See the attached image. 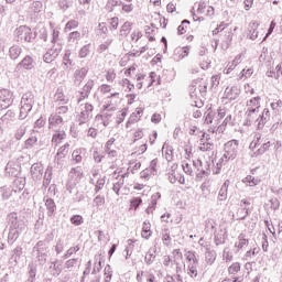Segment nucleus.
Segmentation results:
<instances>
[{
  "mask_svg": "<svg viewBox=\"0 0 282 282\" xmlns=\"http://www.w3.org/2000/svg\"><path fill=\"white\" fill-rule=\"evenodd\" d=\"M259 252H261V248L254 247L253 249H250L249 251H247L245 257L246 259H250V257H257Z\"/></svg>",
  "mask_w": 282,
  "mask_h": 282,
  "instance_id": "13d9d810",
  "label": "nucleus"
},
{
  "mask_svg": "<svg viewBox=\"0 0 282 282\" xmlns=\"http://www.w3.org/2000/svg\"><path fill=\"white\" fill-rule=\"evenodd\" d=\"M26 131L28 127H25L24 124L20 126L14 132L15 140H21L23 135H25Z\"/></svg>",
  "mask_w": 282,
  "mask_h": 282,
  "instance_id": "e433bc0d",
  "label": "nucleus"
},
{
  "mask_svg": "<svg viewBox=\"0 0 282 282\" xmlns=\"http://www.w3.org/2000/svg\"><path fill=\"white\" fill-rule=\"evenodd\" d=\"M33 254H35L40 265H45L47 263V254H50V245L43 240L37 241L33 247Z\"/></svg>",
  "mask_w": 282,
  "mask_h": 282,
  "instance_id": "f03ea898",
  "label": "nucleus"
},
{
  "mask_svg": "<svg viewBox=\"0 0 282 282\" xmlns=\"http://www.w3.org/2000/svg\"><path fill=\"white\" fill-rule=\"evenodd\" d=\"M275 69H276V72L268 70L267 72V76L269 78H276V79H279V72H281V64L276 65Z\"/></svg>",
  "mask_w": 282,
  "mask_h": 282,
  "instance_id": "6e6d98bb",
  "label": "nucleus"
},
{
  "mask_svg": "<svg viewBox=\"0 0 282 282\" xmlns=\"http://www.w3.org/2000/svg\"><path fill=\"white\" fill-rule=\"evenodd\" d=\"M155 252H158V249L154 247L149 249V251L145 253L144 262L147 265H153V263H155Z\"/></svg>",
  "mask_w": 282,
  "mask_h": 282,
  "instance_id": "393cba45",
  "label": "nucleus"
},
{
  "mask_svg": "<svg viewBox=\"0 0 282 282\" xmlns=\"http://www.w3.org/2000/svg\"><path fill=\"white\" fill-rule=\"evenodd\" d=\"M124 186V178H120L117 183L113 184L112 191L116 192V195H120V188Z\"/></svg>",
  "mask_w": 282,
  "mask_h": 282,
  "instance_id": "5fc2aeb1",
  "label": "nucleus"
},
{
  "mask_svg": "<svg viewBox=\"0 0 282 282\" xmlns=\"http://www.w3.org/2000/svg\"><path fill=\"white\" fill-rule=\"evenodd\" d=\"M61 46H53L44 54V63H52L58 58V54H61Z\"/></svg>",
  "mask_w": 282,
  "mask_h": 282,
  "instance_id": "ddd939ff",
  "label": "nucleus"
},
{
  "mask_svg": "<svg viewBox=\"0 0 282 282\" xmlns=\"http://www.w3.org/2000/svg\"><path fill=\"white\" fill-rule=\"evenodd\" d=\"M89 72V68L83 67L79 69H76L74 73V85L75 87H80L83 80H85V77L87 76Z\"/></svg>",
  "mask_w": 282,
  "mask_h": 282,
  "instance_id": "9b49d317",
  "label": "nucleus"
},
{
  "mask_svg": "<svg viewBox=\"0 0 282 282\" xmlns=\"http://www.w3.org/2000/svg\"><path fill=\"white\" fill-rule=\"evenodd\" d=\"M241 94L239 86H231L225 89L224 98L227 100H237Z\"/></svg>",
  "mask_w": 282,
  "mask_h": 282,
  "instance_id": "9d476101",
  "label": "nucleus"
},
{
  "mask_svg": "<svg viewBox=\"0 0 282 282\" xmlns=\"http://www.w3.org/2000/svg\"><path fill=\"white\" fill-rule=\"evenodd\" d=\"M187 273L192 279H197L198 273H197V267L195 265H187Z\"/></svg>",
  "mask_w": 282,
  "mask_h": 282,
  "instance_id": "bf43d9fd",
  "label": "nucleus"
},
{
  "mask_svg": "<svg viewBox=\"0 0 282 282\" xmlns=\"http://www.w3.org/2000/svg\"><path fill=\"white\" fill-rule=\"evenodd\" d=\"M7 228H13L17 230H25V219L18 215L17 213L12 212L7 216Z\"/></svg>",
  "mask_w": 282,
  "mask_h": 282,
  "instance_id": "39448f33",
  "label": "nucleus"
},
{
  "mask_svg": "<svg viewBox=\"0 0 282 282\" xmlns=\"http://www.w3.org/2000/svg\"><path fill=\"white\" fill-rule=\"evenodd\" d=\"M67 134H65V131H59L56 132L53 138H52V142L53 144H61V142H63V140H65Z\"/></svg>",
  "mask_w": 282,
  "mask_h": 282,
  "instance_id": "c9c22d12",
  "label": "nucleus"
},
{
  "mask_svg": "<svg viewBox=\"0 0 282 282\" xmlns=\"http://www.w3.org/2000/svg\"><path fill=\"white\" fill-rule=\"evenodd\" d=\"M223 259H224V261H226V263H230V261H232L234 256L230 252L229 248H225L224 249V251H223Z\"/></svg>",
  "mask_w": 282,
  "mask_h": 282,
  "instance_id": "8fccbe9b",
  "label": "nucleus"
},
{
  "mask_svg": "<svg viewBox=\"0 0 282 282\" xmlns=\"http://www.w3.org/2000/svg\"><path fill=\"white\" fill-rule=\"evenodd\" d=\"M117 6H122V1L119 0H108L107 8L110 12H113V8Z\"/></svg>",
  "mask_w": 282,
  "mask_h": 282,
  "instance_id": "4d7b16f0",
  "label": "nucleus"
},
{
  "mask_svg": "<svg viewBox=\"0 0 282 282\" xmlns=\"http://www.w3.org/2000/svg\"><path fill=\"white\" fill-rule=\"evenodd\" d=\"M67 111H69V107H67V106H59V107H57L56 108V115L57 116H65V113H67Z\"/></svg>",
  "mask_w": 282,
  "mask_h": 282,
  "instance_id": "69168bd1",
  "label": "nucleus"
},
{
  "mask_svg": "<svg viewBox=\"0 0 282 282\" xmlns=\"http://www.w3.org/2000/svg\"><path fill=\"white\" fill-rule=\"evenodd\" d=\"M227 231L226 229H220L218 231H216L214 234V241L216 243V246H224V243H226V239H227Z\"/></svg>",
  "mask_w": 282,
  "mask_h": 282,
  "instance_id": "a211bd4d",
  "label": "nucleus"
},
{
  "mask_svg": "<svg viewBox=\"0 0 282 282\" xmlns=\"http://www.w3.org/2000/svg\"><path fill=\"white\" fill-rule=\"evenodd\" d=\"M21 52H23V50L21 48V46L19 45H13L9 48V56L11 61H17V58H19L21 56Z\"/></svg>",
  "mask_w": 282,
  "mask_h": 282,
  "instance_id": "cd10ccee",
  "label": "nucleus"
},
{
  "mask_svg": "<svg viewBox=\"0 0 282 282\" xmlns=\"http://www.w3.org/2000/svg\"><path fill=\"white\" fill-rule=\"evenodd\" d=\"M210 175V163L206 162L204 167L196 174L197 180L208 177Z\"/></svg>",
  "mask_w": 282,
  "mask_h": 282,
  "instance_id": "2f4dec72",
  "label": "nucleus"
},
{
  "mask_svg": "<svg viewBox=\"0 0 282 282\" xmlns=\"http://www.w3.org/2000/svg\"><path fill=\"white\" fill-rule=\"evenodd\" d=\"M50 129H56V127H61L63 124V117L61 115L52 113L48 118Z\"/></svg>",
  "mask_w": 282,
  "mask_h": 282,
  "instance_id": "6ab92c4d",
  "label": "nucleus"
},
{
  "mask_svg": "<svg viewBox=\"0 0 282 282\" xmlns=\"http://www.w3.org/2000/svg\"><path fill=\"white\" fill-rule=\"evenodd\" d=\"M189 53H191L189 46L176 47L174 50V59L182 61V58H186V56H188Z\"/></svg>",
  "mask_w": 282,
  "mask_h": 282,
  "instance_id": "f3484780",
  "label": "nucleus"
},
{
  "mask_svg": "<svg viewBox=\"0 0 282 282\" xmlns=\"http://www.w3.org/2000/svg\"><path fill=\"white\" fill-rule=\"evenodd\" d=\"M104 204H105V196L97 195V196L94 198V205H95L97 208H100V206H104Z\"/></svg>",
  "mask_w": 282,
  "mask_h": 282,
  "instance_id": "680f3d73",
  "label": "nucleus"
},
{
  "mask_svg": "<svg viewBox=\"0 0 282 282\" xmlns=\"http://www.w3.org/2000/svg\"><path fill=\"white\" fill-rule=\"evenodd\" d=\"M67 153H69V143H66L58 149L55 155V160L57 162H61V160H63V158H65Z\"/></svg>",
  "mask_w": 282,
  "mask_h": 282,
  "instance_id": "bb28decb",
  "label": "nucleus"
},
{
  "mask_svg": "<svg viewBox=\"0 0 282 282\" xmlns=\"http://www.w3.org/2000/svg\"><path fill=\"white\" fill-rule=\"evenodd\" d=\"M241 272V263L239 262H234L229 268H228V273L229 274H237Z\"/></svg>",
  "mask_w": 282,
  "mask_h": 282,
  "instance_id": "79ce46f5",
  "label": "nucleus"
},
{
  "mask_svg": "<svg viewBox=\"0 0 282 282\" xmlns=\"http://www.w3.org/2000/svg\"><path fill=\"white\" fill-rule=\"evenodd\" d=\"M6 173L7 175L17 176V169L12 167L10 163L6 166Z\"/></svg>",
  "mask_w": 282,
  "mask_h": 282,
  "instance_id": "774afa93",
  "label": "nucleus"
},
{
  "mask_svg": "<svg viewBox=\"0 0 282 282\" xmlns=\"http://www.w3.org/2000/svg\"><path fill=\"white\" fill-rule=\"evenodd\" d=\"M174 261H182L184 259V254H182V251L180 249H174L173 252Z\"/></svg>",
  "mask_w": 282,
  "mask_h": 282,
  "instance_id": "0e129e2a",
  "label": "nucleus"
},
{
  "mask_svg": "<svg viewBox=\"0 0 282 282\" xmlns=\"http://www.w3.org/2000/svg\"><path fill=\"white\" fill-rule=\"evenodd\" d=\"M33 107L34 94L32 91H28L22 96L21 99L20 120H25L28 118V113L32 111Z\"/></svg>",
  "mask_w": 282,
  "mask_h": 282,
  "instance_id": "f257e3e1",
  "label": "nucleus"
},
{
  "mask_svg": "<svg viewBox=\"0 0 282 282\" xmlns=\"http://www.w3.org/2000/svg\"><path fill=\"white\" fill-rule=\"evenodd\" d=\"M8 232V243L9 246H12L13 243L17 242V239H19V237H21L23 230L21 229H14L12 227H7Z\"/></svg>",
  "mask_w": 282,
  "mask_h": 282,
  "instance_id": "4468645a",
  "label": "nucleus"
},
{
  "mask_svg": "<svg viewBox=\"0 0 282 282\" xmlns=\"http://www.w3.org/2000/svg\"><path fill=\"white\" fill-rule=\"evenodd\" d=\"M80 41V32L74 31L68 34V43H78Z\"/></svg>",
  "mask_w": 282,
  "mask_h": 282,
  "instance_id": "49530a36",
  "label": "nucleus"
},
{
  "mask_svg": "<svg viewBox=\"0 0 282 282\" xmlns=\"http://www.w3.org/2000/svg\"><path fill=\"white\" fill-rule=\"evenodd\" d=\"M216 259H217V253L214 250H207L205 252V261L206 263H208V265H213Z\"/></svg>",
  "mask_w": 282,
  "mask_h": 282,
  "instance_id": "473e14b6",
  "label": "nucleus"
},
{
  "mask_svg": "<svg viewBox=\"0 0 282 282\" xmlns=\"http://www.w3.org/2000/svg\"><path fill=\"white\" fill-rule=\"evenodd\" d=\"M259 29V23L258 22H250L249 23V39L251 41H257V39H259V31H257Z\"/></svg>",
  "mask_w": 282,
  "mask_h": 282,
  "instance_id": "aec40b11",
  "label": "nucleus"
},
{
  "mask_svg": "<svg viewBox=\"0 0 282 282\" xmlns=\"http://www.w3.org/2000/svg\"><path fill=\"white\" fill-rule=\"evenodd\" d=\"M36 279V264L30 263L29 264V279L25 282H34Z\"/></svg>",
  "mask_w": 282,
  "mask_h": 282,
  "instance_id": "f704fd0d",
  "label": "nucleus"
},
{
  "mask_svg": "<svg viewBox=\"0 0 282 282\" xmlns=\"http://www.w3.org/2000/svg\"><path fill=\"white\" fill-rule=\"evenodd\" d=\"M50 182H52V169L51 167H47L46 172H45V175H44V186H48Z\"/></svg>",
  "mask_w": 282,
  "mask_h": 282,
  "instance_id": "052dcab7",
  "label": "nucleus"
},
{
  "mask_svg": "<svg viewBox=\"0 0 282 282\" xmlns=\"http://www.w3.org/2000/svg\"><path fill=\"white\" fill-rule=\"evenodd\" d=\"M69 177L73 182H76L78 184V182L83 180V171L80 170V167L72 169L69 172Z\"/></svg>",
  "mask_w": 282,
  "mask_h": 282,
  "instance_id": "a878e982",
  "label": "nucleus"
},
{
  "mask_svg": "<svg viewBox=\"0 0 282 282\" xmlns=\"http://www.w3.org/2000/svg\"><path fill=\"white\" fill-rule=\"evenodd\" d=\"M31 175H32L33 180H35V181L43 180V164L34 163L31 166Z\"/></svg>",
  "mask_w": 282,
  "mask_h": 282,
  "instance_id": "2eb2a0df",
  "label": "nucleus"
},
{
  "mask_svg": "<svg viewBox=\"0 0 282 282\" xmlns=\"http://www.w3.org/2000/svg\"><path fill=\"white\" fill-rule=\"evenodd\" d=\"M131 32V22H124L120 29V36H129Z\"/></svg>",
  "mask_w": 282,
  "mask_h": 282,
  "instance_id": "58836bf2",
  "label": "nucleus"
},
{
  "mask_svg": "<svg viewBox=\"0 0 282 282\" xmlns=\"http://www.w3.org/2000/svg\"><path fill=\"white\" fill-rule=\"evenodd\" d=\"M32 12L39 13L41 10H43V2L41 1H34L30 7Z\"/></svg>",
  "mask_w": 282,
  "mask_h": 282,
  "instance_id": "3c124183",
  "label": "nucleus"
},
{
  "mask_svg": "<svg viewBox=\"0 0 282 282\" xmlns=\"http://www.w3.org/2000/svg\"><path fill=\"white\" fill-rule=\"evenodd\" d=\"M75 28H78V21L69 20L65 25V32H72Z\"/></svg>",
  "mask_w": 282,
  "mask_h": 282,
  "instance_id": "864d4df0",
  "label": "nucleus"
},
{
  "mask_svg": "<svg viewBox=\"0 0 282 282\" xmlns=\"http://www.w3.org/2000/svg\"><path fill=\"white\" fill-rule=\"evenodd\" d=\"M270 120V110L268 108H264L262 113L258 112V119L256 121L258 129H263L265 124H268V121Z\"/></svg>",
  "mask_w": 282,
  "mask_h": 282,
  "instance_id": "f8f14e48",
  "label": "nucleus"
},
{
  "mask_svg": "<svg viewBox=\"0 0 282 282\" xmlns=\"http://www.w3.org/2000/svg\"><path fill=\"white\" fill-rule=\"evenodd\" d=\"M162 241H163L164 246L171 245L172 238H171V232H169V228L163 229Z\"/></svg>",
  "mask_w": 282,
  "mask_h": 282,
  "instance_id": "4c0bfd02",
  "label": "nucleus"
},
{
  "mask_svg": "<svg viewBox=\"0 0 282 282\" xmlns=\"http://www.w3.org/2000/svg\"><path fill=\"white\" fill-rule=\"evenodd\" d=\"M50 271L52 276H59L61 272H63V265L61 264V262H58V260H55L51 262Z\"/></svg>",
  "mask_w": 282,
  "mask_h": 282,
  "instance_id": "5701e85b",
  "label": "nucleus"
},
{
  "mask_svg": "<svg viewBox=\"0 0 282 282\" xmlns=\"http://www.w3.org/2000/svg\"><path fill=\"white\" fill-rule=\"evenodd\" d=\"M55 99L57 102H61L62 105L67 104V99H65V95L63 94V89L58 88L55 94Z\"/></svg>",
  "mask_w": 282,
  "mask_h": 282,
  "instance_id": "de8ad7c7",
  "label": "nucleus"
},
{
  "mask_svg": "<svg viewBox=\"0 0 282 282\" xmlns=\"http://www.w3.org/2000/svg\"><path fill=\"white\" fill-rule=\"evenodd\" d=\"M245 246H248V239H246V236L241 234L238 236V241L235 242V248H238V250H241L245 248Z\"/></svg>",
  "mask_w": 282,
  "mask_h": 282,
  "instance_id": "72a5a7b5",
  "label": "nucleus"
},
{
  "mask_svg": "<svg viewBox=\"0 0 282 282\" xmlns=\"http://www.w3.org/2000/svg\"><path fill=\"white\" fill-rule=\"evenodd\" d=\"M239 153V141L238 140H231L228 141L225 144V153L223 155L221 162H224V160L226 162H228L229 160H235L237 158Z\"/></svg>",
  "mask_w": 282,
  "mask_h": 282,
  "instance_id": "20e7f679",
  "label": "nucleus"
},
{
  "mask_svg": "<svg viewBox=\"0 0 282 282\" xmlns=\"http://www.w3.org/2000/svg\"><path fill=\"white\" fill-rule=\"evenodd\" d=\"M85 220L83 219V216L80 215H74L70 218V224H73V226H82V224H84Z\"/></svg>",
  "mask_w": 282,
  "mask_h": 282,
  "instance_id": "603ef678",
  "label": "nucleus"
},
{
  "mask_svg": "<svg viewBox=\"0 0 282 282\" xmlns=\"http://www.w3.org/2000/svg\"><path fill=\"white\" fill-rule=\"evenodd\" d=\"M14 36L18 43H32L36 39V33H32V29L28 25H21L15 29Z\"/></svg>",
  "mask_w": 282,
  "mask_h": 282,
  "instance_id": "7ed1b4c3",
  "label": "nucleus"
},
{
  "mask_svg": "<svg viewBox=\"0 0 282 282\" xmlns=\"http://www.w3.org/2000/svg\"><path fill=\"white\" fill-rule=\"evenodd\" d=\"M12 102H14V99H12V91L8 89H0V111L8 109Z\"/></svg>",
  "mask_w": 282,
  "mask_h": 282,
  "instance_id": "0eeeda50",
  "label": "nucleus"
},
{
  "mask_svg": "<svg viewBox=\"0 0 282 282\" xmlns=\"http://www.w3.org/2000/svg\"><path fill=\"white\" fill-rule=\"evenodd\" d=\"M93 111L94 106L91 104H85V106H82V111L78 117L79 124H86V122H89V120L94 118Z\"/></svg>",
  "mask_w": 282,
  "mask_h": 282,
  "instance_id": "423d86ee",
  "label": "nucleus"
},
{
  "mask_svg": "<svg viewBox=\"0 0 282 282\" xmlns=\"http://www.w3.org/2000/svg\"><path fill=\"white\" fill-rule=\"evenodd\" d=\"M34 65H36V63L34 62V58H32V56L26 55L19 64H18V69H20L21 67L23 69H34Z\"/></svg>",
  "mask_w": 282,
  "mask_h": 282,
  "instance_id": "dca6fc26",
  "label": "nucleus"
},
{
  "mask_svg": "<svg viewBox=\"0 0 282 282\" xmlns=\"http://www.w3.org/2000/svg\"><path fill=\"white\" fill-rule=\"evenodd\" d=\"M91 89H94V80L89 79L85 86L79 89L78 94H79V98L77 99V102H83V100H85V98H89V94H91Z\"/></svg>",
  "mask_w": 282,
  "mask_h": 282,
  "instance_id": "1a4fd4ad",
  "label": "nucleus"
},
{
  "mask_svg": "<svg viewBox=\"0 0 282 282\" xmlns=\"http://www.w3.org/2000/svg\"><path fill=\"white\" fill-rule=\"evenodd\" d=\"M247 109H253L256 111H260L261 109V97H253L247 100Z\"/></svg>",
  "mask_w": 282,
  "mask_h": 282,
  "instance_id": "412c9836",
  "label": "nucleus"
},
{
  "mask_svg": "<svg viewBox=\"0 0 282 282\" xmlns=\"http://www.w3.org/2000/svg\"><path fill=\"white\" fill-rule=\"evenodd\" d=\"M80 58H87L89 56V44L84 45L79 51Z\"/></svg>",
  "mask_w": 282,
  "mask_h": 282,
  "instance_id": "e2e57ef3",
  "label": "nucleus"
},
{
  "mask_svg": "<svg viewBox=\"0 0 282 282\" xmlns=\"http://www.w3.org/2000/svg\"><path fill=\"white\" fill-rule=\"evenodd\" d=\"M259 116V110L247 109L245 112V127H252V124H257Z\"/></svg>",
  "mask_w": 282,
  "mask_h": 282,
  "instance_id": "6e6552de",
  "label": "nucleus"
},
{
  "mask_svg": "<svg viewBox=\"0 0 282 282\" xmlns=\"http://www.w3.org/2000/svg\"><path fill=\"white\" fill-rule=\"evenodd\" d=\"M228 186H230V180H226L218 193L219 202H226L228 198Z\"/></svg>",
  "mask_w": 282,
  "mask_h": 282,
  "instance_id": "4be33fe9",
  "label": "nucleus"
},
{
  "mask_svg": "<svg viewBox=\"0 0 282 282\" xmlns=\"http://www.w3.org/2000/svg\"><path fill=\"white\" fill-rule=\"evenodd\" d=\"M270 141L263 143L254 153L253 155H263V153H265L267 151L270 150Z\"/></svg>",
  "mask_w": 282,
  "mask_h": 282,
  "instance_id": "a19ab883",
  "label": "nucleus"
},
{
  "mask_svg": "<svg viewBox=\"0 0 282 282\" xmlns=\"http://www.w3.org/2000/svg\"><path fill=\"white\" fill-rule=\"evenodd\" d=\"M151 235H153V231H151V223L149 220H145L143 223L141 236L143 239H151Z\"/></svg>",
  "mask_w": 282,
  "mask_h": 282,
  "instance_id": "c85d7f7f",
  "label": "nucleus"
},
{
  "mask_svg": "<svg viewBox=\"0 0 282 282\" xmlns=\"http://www.w3.org/2000/svg\"><path fill=\"white\" fill-rule=\"evenodd\" d=\"M39 131L33 130L31 133V138L25 141V148L26 149H32L36 142H39V137H37Z\"/></svg>",
  "mask_w": 282,
  "mask_h": 282,
  "instance_id": "7c9ffc66",
  "label": "nucleus"
},
{
  "mask_svg": "<svg viewBox=\"0 0 282 282\" xmlns=\"http://www.w3.org/2000/svg\"><path fill=\"white\" fill-rule=\"evenodd\" d=\"M78 250H80V247L75 246V247H70L65 254L62 257V259H69V257H72V254H76V252H78Z\"/></svg>",
  "mask_w": 282,
  "mask_h": 282,
  "instance_id": "09e8293b",
  "label": "nucleus"
},
{
  "mask_svg": "<svg viewBox=\"0 0 282 282\" xmlns=\"http://www.w3.org/2000/svg\"><path fill=\"white\" fill-rule=\"evenodd\" d=\"M239 63H241V54L237 55L231 64L228 65L227 74H230V72H232V69H235Z\"/></svg>",
  "mask_w": 282,
  "mask_h": 282,
  "instance_id": "c03bdc74",
  "label": "nucleus"
},
{
  "mask_svg": "<svg viewBox=\"0 0 282 282\" xmlns=\"http://www.w3.org/2000/svg\"><path fill=\"white\" fill-rule=\"evenodd\" d=\"M47 216L54 217V213H56V203L52 198H44Z\"/></svg>",
  "mask_w": 282,
  "mask_h": 282,
  "instance_id": "b1692460",
  "label": "nucleus"
},
{
  "mask_svg": "<svg viewBox=\"0 0 282 282\" xmlns=\"http://www.w3.org/2000/svg\"><path fill=\"white\" fill-rule=\"evenodd\" d=\"M21 254H23V248H21V246H18L12 250V259L15 262H18L19 259H21Z\"/></svg>",
  "mask_w": 282,
  "mask_h": 282,
  "instance_id": "a18cd8bd",
  "label": "nucleus"
},
{
  "mask_svg": "<svg viewBox=\"0 0 282 282\" xmlns=\"http://www.w3.org/2000/svg\"><path fill=\"white\" fill-rule=\"evenodd\" d=\"M166 280L167 282H184V280H182V275L180 274L167 275Z\"/></svg>",
  "mask_w": 282,
  "mask_h": 282,
  "instance_id": "338daca9",
  "label": "nucleus"
},
{
  "mask_svg": "<svg viewBox=\"0 0 282 282\" xmlns=\"http://www.w3.org/2000/svg\"><path fill=\"white\" fill-rule=\"evenodd\" d=\"M245 184H248L249 186H257L259 185V178H254L252 175H248L242 180Z\"/></svg>",
  "mask_w": 282,
  "mask_h": 282,
  "instance_id": "37998d69",
  "label": "nucleus"
},
{
  "mask_svg": "<svg viewBox=\"0 0 282 282\" xmlns=\"http://www.w3.org/2000/svg\"><path fill=\"white\" fill-rule=\"evenodd\" d=\"M186 260L188 261L187 265H194V268H197L199 265V260L197 259V256H195V252L187 251L185 253Z\"/></svg>",
  "mask_w": 282,
  "mask_h": 282,
  "instance_id": "c756f323",
  "label": "nucleus"
},
{
  "mask_svg": "<svg viewBox=\"0 0 282 282\" xmlns=\"http://www.w3.org/2000/svg\"><path fill=\"white\" fill-rule=\"evenodd\" d=\"M249 208L242 207L240 209H238L236 217H238V219L241 221L243 219H246V217H248V215H250L249 213Z\"/></svg>",
  "mask_w": 282,
  "mask_h": 282,
  "instance_id": "ea45409f",
  "label": "nucleus"
}]
</instances>
